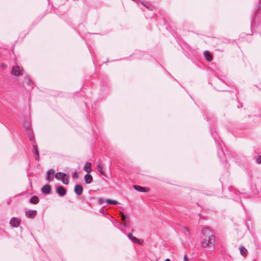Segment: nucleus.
Listing matches in <instances>:
<instances>
[{
	"label": "nucleus",
	"mask_w": 261,
	"mask_h": 261,
	"mask_svg": "<svg viewBox=\"0 0 261 261\" xmlns=\"http://www.w3.org/2000/svg\"><path fill=\"white\" fill-rule=\"evenodd\" d=\"M120 214H121L122 220L123 222L126 221V217H125V215L122 212L120 213Z\"/></svg>",
	"instance_id": "nucleus-19"
},
{
	"label": "nucleus",
	"mask_w": 261,
	"mask_h": 261,
	"mask_svg": "<svg viewBox=\"0 0 261 261\" xmlns=\"http://www.w3.org/2000/svg\"><path fill=\"white\" fill-rule=\"evenodd\" d=\"M73 177L75 178H77L79 177V174L77 172L75 171L73 173Z\"/></svg>",
	"instance_id": "nucleus-22"
},
{
	"label": "nucleus",
	"mask_w": 261,
	"mask_h": 261,
	"mask_svg": "<svg viewBox=\"0 0 261 261\" xmlns=\"http://www.w3.org/2000/svg\"><path fill=\"white\" fill-rule=\"evenodd\" d=\"M123 226H125V227H127L128 225H127L126 221L124 222Z\"/></svg>",
	"instance_id": "nucleus-27"
},
{
	"label": "nucleus",
	"mask_w": 261,
	"mask_h": 261,
	"mask_svg": "<svg viewBox=\"0 0 261 261\" xmlns=\"http://www.w3.org/2000/svg\"><path fill=\"white\" fill-rule=\"evenodd\" d=\"M239 249L240 251V253L243 256H245L247 255V250L243 246H240L239 247Z\"/></svg>",
	"instance_id": "nucleus-13"
},
{
	"label": "nucleus",
	"mask_w": 261,
	"mask_h": 261,
	"mask_svg": "<svg viewBox=\"0 0 261 261\" xmlns=\"http://www.w3.org/2000/svg\"><path fill=\"white\" fill-rule=\"evenodd\" d=\"M256 162L257 164L261 163V155L256 158Z\"/></svg>",
	"instance_id": "nucleus-20"
},
{
	"label": "nucleus",
	"mask_w": 261,
	"mask_h": 261,
	"mask_svg": "<svg viewBox=\"0 0 261 261\" xmlns=\"http://www.w3.org/2000/svg\"><path fill=\"white\" fill-rule=\"evenodd\" d=\"M84 168L86 172L90 173L91 171V164L89 162L86 163Z\"/></svg>",
	"instance_id": "nucleus-12"
},
{
	"label": "nucleus",
	"mask_w": 261,
	"mask_h": 261,
	"mask_svg": "<svg viewBox=\"0 0 261 261\" xmlns=\"http://www.w3.org/2000/svg\"><path fill=\"white\" fill-rule=\"evenodd\" d=\"M35 154H36L35 159L36 160H38L39 158V154L38 151H36V153H35Z\"/></svg>",
	"instance_id": "nucleus-24"
},
{
	"label": "nucleus",
	"mask_w": 261,
	"mask_h": 261,
	"mask_svg": "<svg viewBox=\"0 0 261 261\" xmlns=\"http://www.w3.org/2000/svg\"><path fill=\"white\" fill-rule=\"evenodd\" d=\"M55 177L58 180H61L62 182L65 185L68 184V175L66 174L59 172L56 173L55 172Z\"/></svg>",
	"instance_id": "nucleus-2"
},
{
	"label": "nucleus",
	"mask_w": 261,
	"mask_h": 261,
	"mask_svg": "<svg viewBox=\"0 0 261 261\" xmlns=\"http://www.w3.org/2000/svg\"><path fill=\"white\" fill-rule=\"evenodd\" d=\"M55 170L54 169H49L47 172L46 180L48 181H51L54 180L55 177Z\"/></svg>",
	"instance_id": "nucleus-3"
},
{
	"label": "nucleus",
	"mask_w": 261,
	"mask_h": 261,
	"mask_svg": "<svg viewBox=\"0 0 261 261\" xmlns=\"http://www.w3.org/2000/svg\"><path fill=\"white\" fill-rule=\"evenodd\" d=\"M134 243H138V244H142V242L143 241L141 240H139L138 239H137V238L136 237H134L133 238V239L131 240Z\"/></svg>",
	"instance_id": "nucleus-17"
},
{
	"label": "nucleus",
	"mask_w": 261,
	"mask_h": 261,
	"mask_svg": "<svg viewBox=\"0 0 261 261\" xmlns=\"http://www.w3.org/2000/svg\"><path fill=\"white\" fill-rule=\"evenodd\" d=\"M92 176L89 174H87L84 176V179L86 184H90L92 181Z\"/></svg>",
	"instance_id": "nucleus-10"
},
{
	"label": "nucleus",
	"mask_w": 261,
	"mask_h": 261,
	"mask_svg": "<svg viewBox=\"0 0 261 261\" xmlns=\"http://www.w3.org/2000/svg\"><path fill=\"white\" fill-rule=\"evenodd\" d=\"M142 4L145 6V7H146L147 8H148V7L145 4V3H143V2H142Z\"/></svg>",
	"instance_id": "nucleus-29"
},
{
	"label": "nucleus",
	"mask_w": 261,
	"mask_h": 261,
	"mask_svg": "<svg viewBox=\"0 0 261 261\" xmlns=\"http://www.w3.org/2000/svg\"><path fill=\"white\" fill-rule=\"evenodd\" d=\"M20 223V220L19 219L13 217L11 218L10 221V224L13 227H17L19 226Z\"/></svg>",
	"instance_id": "nucleus-4"
},
{
	"label": "nucleus",
	"mask_w": 261,
	"mask_h": 261,
	"mask_svg": "<svg viewBox=\"0 0 261 261\" xmlns=\"http://www.w3.org/2000/svg\"><path fill=\"white\" fill-rule=\"evenodd\" d=\"M24 128L26 129H29V127H30V125L29 124H27L26 125L25 124L23 125Z\"/></svg>",
	"instance_id": "nucleus-25"
},
{
	"label": "nucleus",
	"mask_w": 261,
	"mask_h": 261,
	"mask_svg": "<svg viewBox=\"0 0 261 261\" xmlns=\"http://www.w3.org/2000/svg\"><path fill=\"white\" fill-rule=\"evenodd\" d=\"M74 192L77 195H81L83 192V188L80 185H76L74 189Z\"/></svg>",
	"instance_id": "nucleus-6"
},
{
	"label": "nucleus",
	"mask_w": 261,
	"mask_h": 261,
	"mask_svg": "<svg viewBox=\"0 0 261 261\" xmlns=\"http://www.w3.org/2000/svg\"><path fill=\"white\" fill-rule=\"evenodd\" d=\"M30 201L32 203L37 204L39 202V198L37 196H34L31 198Z\"/></svg>",
	"instance_id": "nucleus-15"
},
{
	"label": "nucleus",
	"mask_w": 261,
	"mask_h": 261,
	"mask_svg": "<svg viewBox=\"0 0 261 261\" xmlns=\"http://www.w3.org/2000/svg\"><path fill=\"white\" fill-rule=\"evenodd\" d=\"M97 168H98V171L102 174H103L104 176H106V174L104 173V172L103 171V168L101 166V165L100 164H99L98 165H97Z\"/></svg>",
	"instance_id": "nucleus-18"
},
{
	"label": "nucleus",
	"mask_w": 261,
	"mask_h": 261,
	"mask_svg": "<svg viewBox=\"0 0 261 261\" xmlns=\"http://www.w3.org/2000/svg\"><path fill=\"white\" fill-rule=\"evenodd\" d=\"M184 261H188V258H187V255H185L184 256Z\"/></svg>",
	"instance_id": "nucleus-26"
},
{
	"label": "nucleus",
	"mask_w": 261,
	"mask_h": 261,
	"mask_svg": "<svg viewBox=\"0 0 261 261\" xmlns=\"http://www.w3.org/2000/svg\"><path fill=\"white\" fill-rule=\"evenodd\" d=\"M51 191V187L49 185L46 184L42 188V191L45 194H49Z\"/></svg>",
	"instance_id": "nucleus-9"
},
{
	"label": "nucleus",
	"mask_w": 261,
	"mask_h": 261,
	"mask_svg": "<svg viewBox=\"0 0 261 261\" xmlns=\"http://www.w3.org/2000/svg\"><path fill=\"white\" fill-rule=\"evenodd\" d=\"M11 73L13 75L18 76L21 74V70L19 66H16L12 68Z\"/></svg>",
	"instance_id": "nucleus-5"
},
{
	"label": "nucleus",
	"mask_w": 261,
	"mask_h": 261,
	"mask_svg": "<svg viewBox=\"0 0 261 261\" xmlns=\"http://www.w3.org/2000/svg\"><path fill=\"white\" fill-rule=\"evenodd\" d=\"M215 237L211 230L205 228L202 230L201 244L202 247H209L211 249L214 248Z\"/></svg>",
	"instance_id": "nucleus-1"
},
{
	"label": "nucleus",
	"mask_w": 261,
	"mask_h": 261,
	"mask_svg": "<svg viewBox=\"0 0 261 261\" xmlns=\"http://www.w3.org/2000/svg\"><path fill=\"white\" fill-rule=\"evenodd\" d=\"M36 213V210H29L25 212V215L28 218H33L35 217Z\"/></svg>",
	"instance_id": "nucleus-7"
},
{
	"label": "nucleus",
	"mask_w": 261,
	"mask_h": 261,
	"mask_svg": "<svg viewBox=\"0 0 261 261\" xmlns=\"http://www.w3.org/2000/svg\"><path fill=\"white\" fill-rule=\"evenodd\" d=\"M99 203L100 204H102V203H103L102 201V200L101 199H99Z\"/></svg>",
	"instance_id": "nucleus-28"
},
{
	"label": "nucleus",
	"mask_w": 261,
	"mask_h": 261,
	"mask_svg": "<svg viewBox=\"0 0 261 261\" xmlns=\"http://www.w3.org/2000/svg\"><path fill=\"white\" fill-rule=\"evenodd\" d=\"M57 192L58 193V194L61 196H64L66 193V189L62 186L58 187L57 189Z\"/></svg>",
	"instance_id": "nucleus-8"
},
{
	"label": "nucleus",
	"mask_w": 261,
	"mask_h": 261,
	"mask_svg": "<svg viewBox=\"0 0 261 261\" xmlns=\"http://www.w3.org/2000/svg\"><path fill=\"white\" fill-rule=\"evenodd\" d=\"M165 261H170V260L169 259L167 258Z\"/></svg>",
	"instance_id": "nucleus-30"
},
{
	"label": "nucleus",
	"mask_w": 261,
	"mask_h": 261,
	"mask_svg": "<svg viewBox=\"0 0 261 261\" xmlns=\"http://www.w3.org/2000/svg\"><path fill=\"white\" fill-rule=\"evenodd\" d=\"M106 202L109 204H112V205H115L118 204V201L115 200H111L109 199H106Z\"/></svg>",
	"instance_id": "nucleus-16"
},
{
	"label": "nucleus",
	"mask_w": 261,
	"mask_h": 261,
	"mask_svg": "<svg viewBox=\"0 0 261 261\" xmlns=\"http://www.w3.org/2000/svg\"><path fill=\"white\" fill-rule=\"evenodd\" d=\"M134 189L138 191H139V192H146L147 191L145 190V188H143L142 187H141V186H134Z\"/></svg>",
	"instance_id": "nucleus-14"
},
{
	"label": "nucleus",
	"mask_w": 261,
	"mask_h": 261,
	"mask_svg": "<svg viewBox=\"0 0 261 261\" xmlns=\"http://www.w3.org/2000/svg\"><path fill=\"white\" fill-rule=\"evenodd\" d=\"M33 148H33V151H34L35 153H36V151H38L37 146L36 145L34 144L33 145Z\"/></svg>",
	"instance_id": "nucleus-21"
},
{
	"label": "nucleus",
	"mask_w": 261,
	"mask_h": 261,
	"mask_svg": "<svg viewBox=\"0 0 261 261\" xmlns=\"http://www.w3.org/2000/svg\"><path fill=\"white\" fill-rule=\"evenodd\" d=\"M127 236L129 238V239L130 240H132L133 239V238H134V237L132 235V234L131 233H128V234H127Z\"/></svg>",
	"instance_id": "nucleus-23"
},
{
	"label": "nucleus",
	"mask_w": 261,
	"mask_h": 261,
	"mask_svg": "<svg viewBox=\"0 0 261 261\" xmlns=\"http://www.w3.org/2000/svg\"><path fill=\"white\" fill-rule=\"evenodd\" d=\"M204 57H205L206 60L207 61L210 62L212 60V59H213L212 55L208 51H205L204 52Z\"/></svg>",
	"instance_id": "nucleus-11"
}]
</instances>
